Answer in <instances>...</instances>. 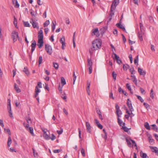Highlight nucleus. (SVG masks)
<instances>
[{
	"mask_svg": "<svg viewBox=\"0 0 158 158\" xmlns=\"http://www.w3.org/2000/svg\"><path fill=\"white\" fill-rule=\"evenodd\" d=\"M102 44V40L99 39H96L93 41L92 47L89 50V52L90 55H93L96 50L100 49Z\"/></svg>",
	"mask_w": 158,
	"mask_h": 158,
	"instance_id": "nucleus-1",
	"label": "nucleus"
},
{
	"mask_svg": "<svg viewBox=\"0 0 158 158\" xmlns=\"http://www.w3.org/2000/svg\"><path fill=\"white\" fill-rule=\"evenodd\" d=\"M27 123H24L23 125L26 129L28 131L33 135H34L33 130L32 127H29V126L32 123L31 120L29 117L26 118Z\"/></svg>",
	"mask_w": 158,
	"mask_h": 158,
	"instance_id": "nucleus-2",
	"label": "nucleus"
},
{
	"mask_svg": "<svg viewBox=\"0 0 158 158\" xmlns=\"http://www.w3.org/2000/svg\"><path fill=\"white\" fill-rule=\"evenodd\" d=\"M11 37L14 43L18 39L19 41V33L15 31H12L11 35Z\"/></svg>",
	"mask_w": 158,
	"mask_h": 158,
	"instance_id": "nucleus-3",
	"label": "nucleus"
},
{
	"mask_svg": "<svg viewBox=\"0 0 158 158\" xmlns=\"http://www.w3.org/2000/svg\"><path fill=\"white\" fill-rule=\"evenodd\" d=\"M45 49L47 53L50 55L52 53V47L48 44H46L45 45Z\"/></svg>",
	"mask_w": 158,
	"mask_h": 158,
	"instance_id": "nucleus-4",
	"label": "nucleus"
},
{
	"mask_svg": "<svg viewBox=\"0 0 158 158\" xmlns=\"http://www.w3.org/2000/svg\"><path fill=\"white\" fill-rule=\"evenodd\" d=\"M92 35H95L96 37H98L99 36V32L98 28H96L92 30Z\"/></svg>",
	"mask_w": 158,
	"mask_h": 158,
	"instance_id": "nucleus-5",
	"label": "nucleus"
},
{
	"mask_svg": "<svg viewBox=\"0 0 158 158\" xmlns=\"http://www.w3.org/2000/svg\"><path fill=\"white\" fill-rule=\"evenodd\" d=\"M127 104L130 111L131 112H132L134 111V110L132 106L131 102L130 100H129V99H127Z\"/></svg>",
	"mask_w": 158,
	"mask_h": 158,
	"instance_id": "nucleus-6",
	"label": "nucleus"
},
{
	"mask_svg": "<svg viewBox=\"0 0 158 158\" xmlns=\"http://www.w3.org/2000/svg\"><path fill=\"white\" fill-rule=\"evenodd\" d=\"M38 40H43L44 35L43 31L42 30H40L38 34Z\"/></svg>",
	"mask_w": 158,
	"mask_h": 158,
	"instance_id": "nucleus-7",
	"label": "nucleus"
},
{
	"mask_svg": "<svg viewBox=\"0 0 158 158\" xmlns=\"http://www.w3.org/2000/svg\"><path fill=\"white\" fill-rule=\"evenodd\" d=\"M144 35V30L140 31L138 33V36L140 41H142L143 40V36Z\"/></svg>",
	"mask_w": 158,
	"mask_h": 158,
	"instance_id": "nucleus-8",
	"label": "nucleus"
},
{
	"mask_svg": "<svg viewBox=\"0 0 158 158\" xmlns=\"http://www.w3.org/2000/svg\"><path fill=\"white\" fill-rule=\"evenodd\" d=\"M8 102L9 103V106L8 107V108L9 110V116L12 118H13V116L12 113L11 111V104L10 103V100L9 99L8 100Z\"/></svg>",
	"mask_w": 158,
	"mask_h": 158,
	"instance_id": "nucleus-9",
	"label": "nucleus"
},
{
	"mask_svg": "<svg viewBox=\"0 0 158 158\" xmlns=\"http://www.w3.org/2000/svg\"><path fill=\"white\" fill-rule=\"evenodd\" d=\"M86 127L87 132L89 133H91V127L89 122H86Z\"/></svg>",
	"mask_w": 158,
	"mask_h": 158,
	"instance_id": "nucleus-10",
	"label": "nucleus"
},
{
	"mask_svg": "<svg viewBox=\"0 0 158 158\" xmlns=\"http://www.w3.org/2000/svg\"><path fill=\"white\" fill-rule=\"evenodd\" d=\"M117 4H116V2H115V0L114 1V2H113L111 6V8H110V11H114V12L115 10V9L116 6Z\"/></svg>",
	"mask_w": 158,
	"mask_h": 158,
	"instance_id": "nucleus-11",
	"label": "nucleus"
},
{
	"mask_svg": "<svg viewBox=\"0 0 158 158\" xmlns=\"http://www.w3.org/2000/svg\"><path fill=\"white\" fill-rule=\"evenodd\" d=\"M30 22L31 23H32V26L34 28H39V26L37 25V23L35 22L33 19H31Z\"/></svg>",
	"mask_w": 158,
	"mask_h": 158,
	"instance_id": "nucleus-12",
	"label": "nucleus"
},
{
	"mask_svg": "<svg viewBox=\"0 0 158 158\" xmlns=\"http://www.w3.org/2000/svg\"><path fill=\"white\" fill-rule=\"evenodd\" d=\"M114 57H113L114 58H115L117 60V62L119 64H121L122 61L120 59H119V57L117 55V54L115 53L114 54Z\"/></svg>",
	"mask_w": 158,
	"mask_h": 158,
	"instance_id": "nucleus-13",
	"label": "nucleus"
},
{
	"mask_svg": "<svg viewBox=\"0 0 158 158\" xmlns=\"http://www.w3.org/2000/svg\"><path fill=\"white\" fill-rule=\"evenodd\" d=\"M150 148L152 150V152H155L158 156V149L156 147L150 146Z\"/></svg>",
	"mask_w": 158,
	"mask_h": 158,
	"instance_id": "nucleus-14",
	"label": "nucleus"
},
{
	"mask_svg": "<svg viewBox=\"0 0 158 158\" xmlns=\"http://www.w3.org/2000/svg\"><path fill=\"white\" fill-rule=\"evenodd\" d=\"M116 26L118 28L122 29L124 31L126 32V30L125 29V27H124V26L122 25L120 23H117L116 24Z\"/></svg>",
	"mask_w": 158,
	"mask_h": 158,
	"instance_id": "nucleus-15",
	"label": "nucleus"
},
{
	"mask_svg": "<svg viewBox=\"0 0 158 158\" xmlns=\"http://www.w3.org/2000/svg\"><path fill=\"white\" fill-rule=\"evenodd\" d=\"M41 91L38 88V86H36L35 88V94L34 97L36 98L39 94V93Z\"/></svg>",
	"mask_w": 158,
	"mask_h": 158,
	"instance_id": "nucleus-16",
	"label": "nucleus"
},
{
	"mask_svg": "<svg viewBox=\"0 0 158 158\" xmlns=\"http://www.w3.org/2000/svg\"><path fill=\"white\" fill-rule=\"evenodd\" d=\"M36 45V43L35 42V40L33 41L31 44V51L32 52H33V51H34L35 49Z\"/></svg>",
	"mask_w": 158,
	"mask_h": 158,
	"instance_id": "nucleus-17",
	"label": "nucleus"
},
{
	"mask_svg": "<svg viewBox=\"0 0 158 158\" xmlns=\"http://www.w3.org/2000/svg\"><path fill=\"white\" fill-rule=\"evenodd\" d=\"M43 40H38L37 46L39 48H42L43 46Z\"/></svg>",
	"mask_w": 158,
	"mask_h": 158,
	"instance_id": "nucleus-18",
	"label": "nucleus"
},
{
	"mask_svg": "<svg viewBox=\"0 0 158 158\" xmlns=\"http://www.w3.org/2000/svg\"><path fill=\"white\" fill-rule=\"evenodd\" d=\"M138 72L141 75H145L146 73L142 69L139 67L138 68Z\"/></svg>",
	"mask_w": 158,
	"mask_h": 158,
	"instance_id": "nucleus-19",
	"label": "nucleus"
},
{
	"mask_svg": "<svg viewBox=\"0 0 158 158\" xmlns=\"http://www.w3.org/2000/svg\"><path fill=\"white\" fill-rule=\"evenodd\" d=\"M126 142L127 143L128 146L129 147H131L132 146L131 145V143H132L131 142V140H132L130 139H128L127 138H126Z\"/></svg>",
	"mask_w": 158,
	"mask_h": 158,
	"instance_id": "nucleus-20",
	"label": "nucleus"
},
{
	"mask_svg": "<svg viewBox=\"0 0 158 158\" xmlns=\"http://www.w3.org/2000/svg\"><path fill=\"white\" fill-rule=\"evenodd\" d=\"M117 119L118 123L120 126L122 127L123 126H125V123H123L122 121L120 119V118H118Z\"/></svg>",
	"mask_w": 158,
	"mask_h": 158,
	"instance_id": "nucleus-21",
	"label": "nucleus"
},
{
	"mask_svg": "<svg viewBox=\"0 0 158 158\" xmlns=\"http://www.w3.org/2000/svg\"><path fill=\"white\" fill-rule=\"evenodd\" d=\"M95 121L97 126L100 129H102L103 128L102 126L99 123V121L97 119H95Z\"/></svg>",
	"mask_w": 158,
	"mask_h": 158,
	"instance_id": "nucleus-22",
	"label": "nucleus"
},
{
	"mask_svg": "<svg viewBox=\"0 0 158 158\" xmlns=\"http://www.w3.org/2000/svg\"><path fill=\"white\" fill-rule=\"evenodd\" d=\"M131 77L132 78V81L134 82L135 85H137V80L135 76L134 75H131Z\"/></svg>",
	"mask_w": 158,
	"mask_h": 158,
	"instance_id": "nucleus-23",
	"label": "nucleus"
},
{
	"mask_svg": "<svg viewBox=\"0 0 158 158\" xmlns=\"http://www.w3.org/2000/svg\"><path fill=\"white\" fill-rule=\"evenodd\" d=\"M116 113L117 114V118H120L121 117V115L122 114V112L121 110H119L118 111H116Z\"/></svg>",
	"mask_w": 158,
	"mask_h": 158,
	"instance_id": "nucleus-24",
	"label": "nucleus"
},
{
	"mask_svg": "<svg viewBox=\"0 0 158 158\" xmlns=\"http://www.w3.org/2000/svg\"><path fill=\"white\" fill-rule=\"evenodd\" d=\"M61 83L62 85V86H63L66 83L65 80L63 77H61Z\"/></svg>",
	"mask_w": 158,
	"mask_h": 158,
	"instance_id": "nucleus-25",
	"label": "nucleus"
},
{
	"mask_svg": "<svg viewBox=\"0 0 158 158\" xmlns=\"http://www.w3.org/2000/svg\"><path fill=\"white\" fill-rule=\"evenodd\" d=\"M56 21H55V22H52V31H54V30H55V27H56Z\"/></svg>",
	"mask_w": 158,
	"mask_h": 158,
	"instance_id": "nucleus-26",
	"label": "nucleus"
},
{
	"mask_svg": "<svg viewBox=\"0 0 158 158\" xmlns=\"http://www.w3.org/2000/svg\"><path fill=\"white\" fill-rule=\"evenodd\" d=\"M14 89L17 93H20L21 92L20 89L18 86H17V85L15 83L14 85Z\"/></svg>",
	"mask_w": 158,
	"mask_h": 158,
	"instance_id": "nucleus-27",
	"label": "nucleus"
},
{
	"mask_svg": "<svg viewBox=\"0 0 158 158\" xmlns=\"http://www.w3.org/2000/svg\"><path fill=\"white\" fill-rule=\"evenodd\" d=\"M88 65L89 67H92V62L91 59H88L87 60Z\"/></svg>",
	"mask_w": 158,
	"mask_h": 158,
	"instance_id": "nucleus-28",
	"label": "nucleus"
},
{
	"mask_svg": "<svg viewBox=\"0 0 158 158\" xmlns=\"http://www.w3.org/2000/svg\"><path fill=\"white\" fill-rule=\"evenodd\" d=\"M12 143V140L11 139V138L10 137H9L8 138V141H7V144L8 147H10V144Z\"/></svg>",
	"mask_w": 158,
	"mask_h": 158,
	"instance_id": "nucleus-29",
	"label": "nucleus"
},
{
	"mask_svg": "<svg viewBox=\"0 0 158 158\" xmlns=\"http://www.w3.org/2000/svg\"><path fill=\"white\" fill-rule=\"evenodd\" d=\"M23 71L26 73V74L28 76L29 74V72L27 69V68L26 67H24L23 70Z\"/></svg>",
	"mask_w": 158,
	"mask_h": 158,
	"instance_id": "nucleus-30",
	"label": "nucleus"
},
{
	"mask_svg": "<svg viewBox=\"0 0 158 158\" xmlns=\"http://www.w3.org/2000/svg\"><path fill=\"white\" fill-rule=\"evenodd\" d=\"M44 138L46 140H49L50 139V137L46 133L43 134V135Z\"/></svg>",
	"mask_w": 158,
	"mask_h": 158,
	"instance_id": "nucleus-31",
	"label": "nucleus"
},
{
	"mask_svg": "<svg viewBox=\"0 0 158 158\" xmlns=\"http://www.w3.org/2000/svg\"><path fill=\"white\" fill-rule=\"evenodd\" d=\"M144 127L147 129L148 130H150V127L149 125V123L148 122H146L144 124Z\"/></svg>",
	"mask_w": 158,
	"mask_h": 158,
	"instance_id": "nucleus-32",
	"label": "nucleus"
},
{
	"mask_svg": "<svg viewBox=\"0 0 158 158\" xmlns=\"http://www.w3.org/2000/svg\"><path fill=\"white\" fill-rule=\"evenodd\" d=\"M148 139L149 143H151L152 144L154 143V140L151 136L149 137L148 138Z\"/></svg>",
	"mask_w": 158,
	"mask_h": 158,
	"instance_id": "nucleus-33",
	"label": "nucleus"
},
{
	"mask_svg": "<svg viewBox=\"0 0 158 158\" xmlns=\"http://www.w3.org/2000/svg\"><path fill=\"white\" fill-rule=\"evenodd\" d=\"M153 127L152 129L156 131L157 132L158 127L155 124H152L151 125Z\"/></svg>",
	"mask_w": 158,
	"mask_h": 158,
	"instance_id": "nucleus-34",
	"label": "nucleus"
},
{
	"mask_svg": "<svg viewBox=\"0 0 158 158\" xmlns=\"http://www.w3.org/2000/svg\"><path fill=\"white\" fill-rule=\"evenodd\" d=\"M139 61L138 59V55L135 58L134 62V64H137V65H138V63Z\"/></svg>",
	"mask_w": 158,
	"mask_h": 158,
	"instance_id": "nucleus-35",
	"label": "nucleus"
},
{
	"mask_svg": "<svg viewBox=\"0 0 158 158\" xmlns=\"http://www.w3.org/2000/svg\"><path fill=\"white\" fill-rule=\"evenodd\" d=\"M50 24V21L49 20L46 21L44 23V27H45L47 26Z\"/></svg>",
	"mask_w": 158,
	"mask_h": 158,
	"instance_id": "nucleus-36",
	"label": "nucleus"
},
{
	"mask_svg": "<svg viewBox=\"0 0 158 158\" xmlns=\"http://www.w3.org/2000/svg\"><path fill=\"white\" fill-rule=\"evenodd\" d=\"M136 96L137 97L138 99L140 100L141 102H143L144 100L140 96L137 95H136Z\"/></svg>",
	"mask_w": 158,
	"mask_h": 158,
	"instance_id": "nucleus-37",
	"label": "nucleus"
},
{
	"mask_svg": "<svg viewBox=\"0 0 158 158\" xmlns=\"http://www.w3.org/2000/svg\"><path fill=\"white\" fill-rule=\"evenodd\" d=\"M153 92V90L152 89L151 90L150 93V96L152 99H153L154 98V94Z\"/></svg>",
	"mask_w": 158,
	"mask_h": 158,
	"instance_id": "nucleus-38",
	"label": "nucleus"
},
{
	"mask_svg": "<svg viewBox=\"0 0 158 158\" xmlns=\"http://www.w3.org/2000/svg\"><path fill=\"white\" fill-rule=\"evenodd\" d=\"M140 156L142 158H147V155L145 153H140Z\"/></svg>",
	"mask_w": 158,
	"mask_h": 158,
	"instance_id": "nucleus-39",
	"label": "nucleus"
},
{
	"mask_svg": "<svg viewBox=\"0 0 158 158\" xmlns=\"http://www.w3.org/2000/svg\"><path fill=\"white\" fill-rule=\"evenodd\" d=\"M87 87L86 88L87 91H88V90H89L90 86V82L89 81H87Z\"/></svg>",
	"mask_w": 158,
	"mask_h": 158,
	"instance_id": "nucleus-40",
	"label": "nucleus"
},
{
	"mask_svg": "<svg viewBox=\"0 0 158 158\" xmlns=\"http://www.w3.org/2000/svg\"><path fill=\"white\" fill-rule=\"evenodd\" d=\"M4 130L6 133H7L9 135H11L10 131V130L9 129H6L5 128H4Z\"/></svg>",
	"mask_w": 158,
	"mask_h": 158,
	"instance_id": "nucleus-41",
	"label": "nucleus"
},
{
	"mask_svg": "<svg viewBox=\"0 0 158 158\" xmlns=\"http://www.w3.org/2000/svg\"><path fill=\"white\" fill-rule=\"evenodd\" d=\"M129 67V65L128 64H124L123 65V68L124 70H126L128 69Z\"/></svg>",
	"mask_w": 158,
	"mask_h": 158,
	"instance_id": "nucleus-42",
	"label": "nucleus"
},
{
	"mask_svg": "<svg viewBox=\"0 0 158 158\" xmlns=\"http://www.w3.org/2000/svg\"><path fill=\"white\" fill-rule=\"evenodd\" d=\"M24 26L26 27H30L31 25L28 22H24Z\"/></svg>",
	"mask_w": 158,
	"mask_h": 158,
	"instance_id": "nucleus-43",
	"label": "nucleus"
},
{
	"mask_svg": "<svg viewBox=\"0 0 158 158\" xmlns=\"http://www.w3.org/2000/svg\"><path fill=\"white\" fill-rule=\"evenodd\" d=\"M42 60H43V59H42V56H40L39 57V60H38V62H39V65L42 63Z\"/></svg>",
	"mask_w": 158,
	"mask_h": 158,
	"instance_id": "nucleus-44",
	"label": "nucleus"
},
{
	"mask_svg": "<svg viewBox=\"0 0 158 158\" xmlns=\"http://www.w3.org/2000/svg\"><path fill=\"white\" fill-rule=\"evenodd\" d=\"M53 67H54V68L56 69H57L59 67V65L57 63H53Z\"/></svg>",
	"mask_w": 158,
	"mask_h": 158,
	"instance_id": "nucleus-45",
	"label": "nucleus"
},
{
	"mask_svg": "<svg viewBox=\"0 0 158 158\" xmlns=\"http://www.w3.org/2000/svg\"><path fill=\"white\" fill-rule=\"evenodd\" d=\"M148 18H149V21L150 23H153V22L154 21V20L153 18L151 16H149L148 17Z\"/></svg>",
	"mask_w": 158,
	"mask_h": 158,
	"instance_id": "nucleus-46",
	"label": "nucleus"
},
{
	"mask_svg": "<svg viewBox=\"0 0 158 158\" xmlns=\"http://www.w3.org/2000/svg\"><path fill=\"white\" fill-rule=\"evenodd\" d=\"M122 127L123 128V129L124 130V131L125 132H128L129 129L127 127L124 126H123Z\"/></svg>",
	"mask_w": 158,
	"mask_h": 158,
	"instance_id": "nucleus-47",
	"label": "nucleus"
},
{
	"mask_svg": "<svg viewBox=\"0 0 158 158\" xmlns=\"http://www.w3.org/2000/svg\"><path fill=\"white\" fill-rule=\"evenodd\" d=\"M60 41L61 44L65 43V38L63 36L61 38Z\"/></svg>",
	"mask_w": 158,
	"mask_h": 158,
	"instance_id": "nucleus-48",
	"label": "nucleus"
},
{
	"mask_svg": "<svg viewBox=\"0 0 158 158\" xmlns=\"http://www.w3.org/2000/svg\"><path fill=\"white\" fill-rule=\"evenodd\" d=\"M126 86L128 89L130 91H131V88L130 84L129 83H127Z\"/></svg>",
	"mask_w": 158,
	"mask_h": 158,
	"instance_id": "nucleus-49",
	"label": "nucleus"
},
{
	"mask_svg": "<svg viewBox=\"0 0 158 158\" xmlns=\"http://www.w3.org/2000/svg\"><path fill=\"white\" fill-rule=\"evenodd\" d=\"M139 26H140V31H143V30H144V27L142 23H139Z\"/></svg>",
	"mask_w": 158,
	"mask_h": 158,
	"instance_id": "nucleus-50",
	"label": "nucleus"
},
{
	"mask_svg": "<svg viewBox=\"0 0 158 158\" xmlns=\"http://www.w3.org/2000/svg\"><path fill=\"white\" fill-rule=\"evenodd\" d=\"M32 150H33V152L34 154V156L35 157H37L38 156V154L37 152L35 153V150L34 148H32Z\"/></svg>",
	"mask_w": 158,
	"mask_h": 158,
	"instance_id": "nucleus-51",
	"label": "nucleus"
},
{
	"mask_svg": "<svg viewBox=\"0 0 158 158\" xmlns=\"http://www.w3.org/2000/svg\"><path fill=\"white\" fill-rule=\"evenodd\" d=\"M81 152L82 155V156L84 157L85 156V151L83 148H81Z\"/></svg>",
	"mask_w": 158,
	"mask_h": 158,
	"instance_id": "nucleus-52",
	"label": "nucleus"
},
{
	"mask_svg": "<svg viewBox=\"0 0 158 158\" xmlns=\"http://www.w3.org/2000/svg\"><path fill=\"white\" fill-rule=\"evenodd\" d=\"M129 70L131 74H134L135 73V71L133 68L130 69Z\"/></svg>",
	"mask_w": 158,
	"mask_h": 158,
	"instance_id": "nucleus-53",
	"label": "nucleus"
},
{
	"mask_svg": "<svg viewBox=\"0 0 158 158\" xmlns=\"http://www.w3.org/2000/svg\"><path fill=\"white\" fill-rule=\"evenodd\" d=\"M143 104L145 106V107L147 109L149 108V105L145 102H143Z\"/></svg>",
	"mask_w": 158,
	"mask_h": 158,
	"instance_id": "nucleus-54",
	"label": "nucleus"
},
{
	"mask_svg": "<svg viewBox=\"0 0 158 158\" xmlns=\"http://www.w3.org/2000/svg\"><path fill=\"white\" fill-rule=\"evenodd\" d=\"M14 6L15 8H19V5L18 3V1H16L15 2V5H14Z\"/></svg>",
	"mask_w": 158,
	"mask_h": 158,
	"instance_id": "nucleus-55",
	"label": "nucleus"
},
{
	"mask_svg": "<svg viewBox=\"0 0 158 158\" xmlns=\"http://www.w3.org/2000/svg\"><path fill=\"white\" fill-rule=\"evenodd\" d=\"M112 76L114 79L115 80L116 79L117 74L115 73L114 71L112 72Z\"/></svg>",
	"mask_w": 158,
	"mask_h": 158,
	"instance_id": "nucleus-56",
	"label": "nucleus"
},
{
	"mask_svg": "<svg viewBox=\"0 0 158 158\" xmlns=\"http://www.w3.org/2000/svg\"><path fill=\"white\" fill-rule=\"evenodd\" d=\"M56 138V137L54 135V134H52V136L50 137V139H51L52 140H54Z\"/></svg>",
	"mask_w": 158,
	"mask_h": 158,
	"instance_id": "nucleus-57",
	"label": "nucleus"
},
{
	"mask_svg": "<svg viewBox=\"0 0 158 158\" xmlns=\"http://www.w3.org/2000/svg\"><path fill=\"white\" fill-rule=\"evenodd\" d=\"M119 108H120V107H119V106L117 104H115V108H116V111H118L121 110H120Z\"/></svg>",
	"mask_w": 158,
	"mask_h": 158,
	"instance_id": "nucleus-58",
	"label": "nucleus"
},
{
	"mask_svg": "<svg viewBox=\"0 0 158 158\" xmlns=\"http://www.w3.org/2000/svg\"><path fill=\"white\" fill-rule=\"evenodd\" d=\"M73 84H74L75 82V81L76 80V77H77L75 75V72H73Z\"/></svg>",
	"mask_w": 158,
	"mask_h": 158,
	"instance_id": "nucleus-59",
	"label": "nucleus"
},
{
	"mask_svg": "<svg viewBox=\"0 0 158 158\" xmlns=\"http://www.w3.org/2000/svg\"><path fill=\"white\" fill-rule=\"evenodd\" d=\"M96 110L97 113V114H98V115L102 114V113L99 109L96 108Z\"/></svg>",
	"mask_w": 158,
	"mask_h": 158,
	"instance_id": "nucleus-60",
	"label": "nucleus"
},
{
	"mask_svg": "<svg viewBox=\"0 0 158 158\" xmlns=\"http://www.w3.org/2000/svg\"><path fill=\"white\" fill-rule=\"evenodd\" d=\"M63 132V129L62 128H60V131H57V132L59 135H60L62 134Z\"/></svg>",
	"mask_w": 158,
	"mask_h": 158,
	"instance_id": "nucleus-61",
	"label": "nucleus"
},
{
	"mask_svg": "<svg viewBox=\"0 0 158 158\" xmlns=\"http://www.w3.org/2000/svg\"><path fill=\"white\" fill-rule=\"evenodd\" d=\"M30 13L31 14V15L32 16H35V12H34V11L32 9H31L30 10Z\"/></svg>",
	"mask_w": 158,
	"mask_h": 158,
	"instance_id": "nucleus-62",
	"label": "nucleus"
},
{
	"mask_svg": "<svg viewBox=\"0 0 158 158\" xmlns=\"http://www.w3.org/2000/svg\"><path fill=\"white\" fill-rule=\"evenodd\" d=\"M131 142L132 143V145L133 146H134L135 147H136V148H137V146L135 142V141L134 140H132Z\"/></svg>",
	"mask_w": 158,
	"mask_h": 158,
	"instance_id": "nucleus-63",
	"label": "nucleus"
},
{
	"mask_svg": "<svg viewBox=\"0 0 158 158\" xmlns=\"http://www.w3.org/2000/svg\"><path fill=\"white\" fill-rule=\"evenodd\" d=\"M42 84L41 82H38L37 83V86L38 87H39L40 88H42Z\"/></svg>",
	"mask_w": 158,
	"mask_h": 158,
	"instance_id": "nucleus-64",
	"label": "nucleus"
}]
</instances>
